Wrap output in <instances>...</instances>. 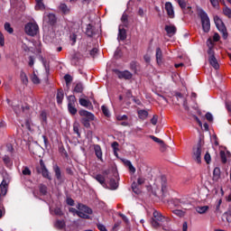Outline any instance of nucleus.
I'll list each match as a JSON object with an SVG mask.
<instances>
[{
  "mask_svg": "<svg viewBox=\"0 0 231 231\" xmlns=\"http://www.w3.org/2000/svg\"><path fill=\"white\" fill-rule=\"evenodd\" d=\"M152 216L151 225L153 228L162 227V230H169V223H171V218L169 217L162 215L158 210H154Z\"/></svg>",
  "mask_w": 231,
  "mask_h": 231,
  "instance_id": "f257e3e1",
  "label": "nucleus"
},
{
  "mask_svg": "<svg viewBox=\"0 0 231 231\" xmlns=\"http://www.w3.org/2000/svg\"><path fill=\"white\" fill-rule=\"evenodd\" d=\"M76 208L79 210V217H81L82 219H91L90 216L93 214V209H91V208L82 203H79Z\"/></svg>",
  "mask_w": 231,
  "mask_h": 231,
  "instance_id": "f03ea898",
  "label": "nucleus"
},
{
  "mask_svg": "<svg viewBox=\"0 0 231 231\" xmlns=\"http://www.w3.org/2000/svg\"><path fill=\"white\" fill-rule=\"evenodd\" d=\"M79 113L82 116L81 124L84 125V127H91L90 123L95 120V115H93L91 112H88V110H79Z\"/></svg>",
  "mask_w": 231,
  "mask_h": 231,
  "instance_id": "7ed1b4c3",
  "label": "nucleus"
},
{
  "mask_svg": "<svg viewBox=\"0 0 231 231\" xmlns=\"http://www.w3.org/2000/svg\"><path fill=\"white\" fill-rule=\"evenodd\" d=\"M199 16L201 19L202 29L207 33L210 32V18H208V14L205 13V11L200 10L199 12Z\"/></svg>",
  "mask_w": 231,
  "mask_h": 231,
  "instance_id": "20e7f679",
  "label": "nucleus"
},
{
  "mask_svg": "<svg viewBox=\"0 0 231 231\" xmlns=\"http://www.w3.org/2000/svg\"><path fill=\"white\" fill-rule=\"evenodd\" d=\"M214 23L223 35V39H227L228 37V32H226V27L225 26V23H223V20L219 18V16L216 15L214 16Z\"/></svg>",
  "mask_w": 231,
  "mask_h": 231,
  "instance_id": "39448f33",
  "label": "nucleus"
},
{
  "mask_svg": "<svg viewBox=\"0 0 231 231\" xmlns=\"http://www.w3.org/2000/svg\"><path fill=\"white\" fill-rule=\"evenodd\" d=\"M25 33L31 37H35L39 33V25L35 23H28L24 27Z\"/></svg>",
  "mask_w": 231,
  "mask_h": 231,
  "instance_id": "423d86ee",
  "label": "nucleus"
},
{
  "mask_svg": "<svg viewBox=\"0 0 231 231\" xmlns=\"http://www.w3.org/2000/svg\"><path fill=\"white\" fill-rule=\"evenodd\" d=\"M77 103V97L75 96L68 97V110L70 115H77V108L75 107V104Z\"/></svg>",
  "mask_w": 231,
  "mask_h": 231,
  "instance_id": "0eeeda50",
  "label": "nucleus"
},
{
  "mask_svg": "<svg viewBox=\"0 0 231 231\" xmlns=\"http://www.w3.org/2000/svg\"><path fill=\"white\" fill-rule=\"evenodd\" d=\"M192 158L197 163H201V143H198L193 147Z\"/></svg>",
  "mask_w": 231,
  "mask_h": 231,
  "instance_id": "6e6552de",
  "label": "nucleus"
},
{
  "mask_svg": "<svg viewBox=\"0 0 231 231\" xmlns=\"http://www.w3.org/2000/svg\"><path fill=\"white\" fill-rule=\"evenodd\" d=\"M208 53L209 55L208 61L210 66H212L214 69H219V63L217 62L216 56H214V51L212 50V48L208 49Z\"/></svg>",
  "mask_w": 231,
  "mask_h": 231,
  "instance_id": "1a4fd4ad",
  "label": "nucleus"
},
{
  "mask_svg": "<svg viewBox=\"0 0 231 231\" xmlns=\"http://www.w3.org/2000/svg\"><path fill=\"white\" fill-rule=\"evenodd\" d=\"M115 73L118 79H125V80H131L133 79V74L129 70L120 71L116 69Z\"/></svg>",
  "mask_w": 231,
  "mask_h": 231,
  "instance_id": "9d476101",
  "label": "nucleus"
},
{
  "mask_svg": "<svg viewBox=\"0 0 231 231\" xmlns=\"http://www.w3.org/2000/svg\"><path fill=\"white\" fill-rule=\"evenodd\" d=\"M40 169L41 173L43 176V178H46L47 180H51V175H50V171H48V169L46 168V165L44 164V161H40Z\"/></svg>",
  "mask_w": 231,
  "mask_h": 231,
  "instance_id": "9b49d317",
  "label": "nucleus"
},
{
  "mask_svg": "<svg viewBox=\"0 0 231 231\" xmlns=\"http://www.w3.org/2000/svg\"><path fill=\"white\" fill-rule=\"evenodd\" d=\"M178 4L181 10H183L184 14H192V7L185 2V0H178Z\"/></svg>",
  "mask_w": 231,
  "mask_h": 231,
  "instance_id": "f8f14e48",
  "label": "nucleus"
},
{
  "mask_svg": "<svg viewBox=\"0 0 231 231\" xmlns=\"http://www.w3.org/2000/svg\"><path fill=\"white\" fill-rule=\"evenodd\" d=\"M165 10L167 12L168 17H170V19H174V7L171 2L165 3Z\"/></svg>",
  "mask_w": 231,
  "mask_h": 231,
  "instance_id": "ddd939ff",
  "label": "nucleus"
},
{
  "mask_svg": "<svg viewBox=\"0 0 231 231\" xmlns=\"http://www.w3.org/2000/svg\"><path fill=\"white\" fill-rule=\"evenodd\" d=\"M43 21L48 23V24L53 25L57 23V17L53 14H45L43 16Z\"/></svg>",
  "mask_w": 231,
  "mask_h": 231,
  "instance_id": "4468645a",
  "label": "nucleus"
},
{
  "mask_svg": "<svg viewBox=\"0 0 231 231\" xmlns=\"http://www.w3.org/2000/svg\"><path fill=\"white\" fill-rule=\"evenodd\" d=\"M165 32L169 35V37H172V35L176 34V32H177L176 26L172 24L165 25Z\"/></svg>",
  "mask_w": 231,
  "mask_h": 231,
  "instance_id": "2eb2a0df",
  "label": "nucleus"
},
{
  "mask_svg": "<svg viewBox=\"0 0 231 231\" xmlns=\"http://www.w3.org/2000/svg\"><path fill=\"white\" fill-rule=\"evenodd\" d=\"M8 192V183H6L5 180H3L0 184V194L1 196H5Z\"/></svg>",
  "mask_w": 231,
  "mask_h": 231,
  "instance_id": "dca6fc26",
  "label": "nucleus"
},
{
  "mask_svg": "<svg viewBox=\"0 0 231 231\" xmlns=\"http://www.w3.org/2000/svg\"><path fill=\"white\" fill-rule=\"evenodd\" d=\"M94 150H95V153L96 156L98 160H100V162H104V159H102V148L100 147V145L96 144L94 146Z\"/></svg>",
  "mask_w": 231,
  "mask_h": 231,
  "instance_id": "f3484780",
  "label": "nucleus"
},
{
  "mask_svg": "<svg viewBox=\"0 0 231 231\" xmlns=\"http://www.w3.org/2000/svg\"><path fill=\"white\" fill-rule=\"evenodd\" d=\"M220 178H221V169L217 167L213 171V181H219Z\"/></svg>",
  "mask_w": 231,
  "mask_h": 231,
  "instance_id": "a211bd4d",
  "label": "nucleus"
},
{
  "mask_svg": "<svg viewBox=\"0 0 231 231\" xmlns=\"http://www.w3.org/2000/svg\"><path fill=\"white\" fill-rule=\"evenodd\" d=\"M163 59V53L162 52V49L157 48L156 49V60L157 64H162Z\"/></svg>",
  "mask_w": 231,
  "mask_h": 231,
  "instance_id": "6ab92c4d",
  "label": "nucleus"
},
{
  "mask_svg": "<svg viewBox=\"0 0 231 231\" xmlns=\"http://www.w3.org/2000/svg\"><path fill=\"white\" fill-rule=\"evenodd\" d=\"M162 195L165 196L167 193V178L165 176L162 177Z\"/></svg>",
  "mask_w": 231,
  "mask_h": 231,
  "instance_id": "aec40b11",
  "label": "nucleus"
},
{
  "mask_svg": "<svg viewBox=\"0 0 231 231\" xmlns=\"http://www.w3.org/2000/svg\"><path fill=\"white\" fill-rule=\"evenodd\" d=\"M208 206H199L196 208V212H198V214H207V212H208Z\"/></svg>",
  "mask_w": 231,
  "mask_h": 231,
  "instance_id": "412c9836",
  "label": "nucleus"
},
{
  "mask_svg": "<svg viewBox=\"0 0 231 231\" xmlns=\"http://www.w3.org/2000/svg\"><path fill=\"white\" fill-rule=\"evenodd\" d=\"M30 109V106H14V111L16 115H21V110L24 113V111H28Z\"/></svg>",
  "mask_w": 231,
  "mask_h": 231,
  "instance_id": "4be33fe9",
  "label": "nucleus"
},
{
  "mask_svg": "<svg viewBox=\"0 0 231 231\" xmlns=\"http://www.w3.org/2000/svg\"><path fill=\"white\" fill-rule=\"evenodd\" d=\"M118 39L119 41H125L127 39V33L125 32V29L119 28Z\"/></svg>",
  "mask_w": 231,
  "mask_h": 231,
  "instance_id": "5701e85b",
  "label": "nucleus"
},
{
  "mask_svg": "<svg viewBox=\"0 0 231 231\" xmlns=\"http://www.w3.org/2000/svg\"><path fill=\"white\" fill-rule=\"evenodd\" d=\"M137 113H138V117L141 120H145L149 116V112H147V110H139Z\"/></svg>",
  "mask_w": 231,
  "mask_h": 231,
  "instance_id": "b1692460",
  "label": "nucleus"
},
{
  "mask_svg": "<svg viewBox=\"0 0 231 231\" xmlns=\"http://www.w3.org/2000/svg\"><path fill=\"white\" fill-rule=\"evenodd\" d=\"M95 180L100 183V185H106V177L102 174H97L95 177Z\"/></svg>",
  "mask_w": 231,
  "mask_h": 231,
  "instance_id": "393cba45",
  "label": "nucleus"
},
{
  "mask_svg": "<svg viewBox=\"0 0 231 231\" xmlns=\"http://www.w3.org/2000/svg\"><path fill=\"white\" fill-rule=\"evenodd\" d=\"M62 100H64V91H62L61 89H59L57 93L58 104H62Z\"/></svg>",
  "mask_w": 231,
  "mask_h": 231,
  "instance_id": "a878e982",
  "label": "nucleus"
},
{
  "mask_svg": "<svg viewBox=\"0 0 231 231\" xmlns=\"http://www.w3.org/2000/svg\"><path fill=\"white\" fill-rule=\"evenodd\" d=\"M54 226L59 230H62V228L66 226V222H64V220H57L54 224Z\"/></svg>",
  "mask_w": 231,
  "mask_h": 231,
  "instance_id": "bb28decb",
  "label": "nucleus"
},
{
  "mask_svg": "<svg viewBox=\"0 0 231 231\" xmlns=\"http://www.w3.org/2000/svg\"><path fill=\"white\" fill-rule=\"evenodd\" d=\"M79 104L83 107H89V106H91V102H89V100H88L86 98H79Z\"/></svg>",
  "mask_w": 231,
  "mask_h": 231,
  "instance_id": "cd10ccee",
  "label": "nucleus"
},
{
  "mask_svg": "<svg viewBox=\"0 0 231 231\" xmlns=\"http://www.w3.org/2000/svg\"><path fill=\"white\" fill-rule=\"evenodd\" d=\"M172 214H174L175 216H178V217H184L186 212L184 210H181V209H174L172 211Z\"/></svg>",
  "mask_w": 231,
  "mask_h": 231,
  "instance_id": "c85d7f7f",
  "label": "nucleus"
},
{
  "mask_svg": "<svg viewBox=\"0 0 231 231\" xmlns=\"http://www.w3.org/2000/svg\"><path fill=\"white\" fill-rule=\"evenodd\" d=\"M75 93H82L84 91V86L82 83H78L74 88Z\"/></svg>",
  "mask_w": 231,
  "mask_h": 231,
  "instance_id": "c756f323",
  "label": "nucleus"
},
{
  "mask_svg": "<svg viewBox=\"0 0 231 231\" xmlns=\"http://www.w3.org/2000/svg\"><path fill=\"white\" fill-rule=\"evenodd\" d=\"M53 171L55 172V176L57 180H60L61 179L60 168H59V166L56 165L53 167Z\"/></svg>",
  "mask_w": 231,
  "mask_h": 231,
  "instance_id": "7c9ffc66",
  "label": "nucleus"
},
{
  "mask_svg": "<svg viewBox=\"0 0 231 231\" xmlns=\"http://www.w3.org/2000/svg\"><path fill=\"white\" fill-rule=\"evenodd\" d=\"M20 78L23 84H28V76H26V73H24V71H21Z\"/></svg>",
  "mask_w": 231,
  "mask_h": 231,
  "instance_id": "2f4dec72",
  "label": "nucleus"
},
{
  "mask_svg": "<svg viewBox=\"0 0 231 231\" xmlns=\"http://www.w3.org/2000/svg\"><path fill=\"white\" fill-rule=\"evenodd\" d=\"M125 165L128 167L129 171L133 174H134V172H136V169L134 168V166H133V163H131V161H126Z\"/></svg>",
  "mask_w": 231,
  "mask_h": 231,
  "instance_id": "473e14b6",
  "label": "nucleus"
},
{
  "mask_svg": "<svg viewBox=\"0 0 231 231\" xmlns=\"http://www.w3.org/2000/svg\"><path fill=\"white\" fill-rule=\"evenodd\" d=\"M22 173L23 176H32V171L27 166L23 167Z\"/></svg>",
  "mask_w": 231,
  "mask_h": 231,
  "instance_id": "72a5a7b5",
  "label": "nucleus"
},
{
  "mask_svg": "<svg viewBox=\"0 0 231 231\" xmlns=\"http://www.w3.org/2000/svg\"><path fill=\"white\" fill-rule=\"evenodd\" d=\"M60 10L63 13V14H69V8H68V5H66V4H61L60 5Z\"/></svg>",
  "mask_w": 231,
  "mask_h": 231,
  "instance_id": "f704fd0d",
  "label": "nucleus"
},
{
  "mask_svg": "<svg viewBox=\"0 0 231 231\" xmlns=\"http://www.w3.org/2000/svg\"><path fill=\"white\" fill-rule=\"evenodd\" d=\"M40 192H41V194H42V196H46V194L48 192V187H46V185H44V184H41L40 185Z\"/></svg>",
  "mask_w": 231,
  "mask_h": 231,
  "instance_id": "c9c22d12",
  "label": "nucleus"
},
{
  "mask_svg": "<svg viewBox=\"0 0 231 231\" xmlns=\"http://www.w3.org/2000/svg\"><path fill=\"white\" fill-rule=\"evenodd\" d=\"M64 80H65L67 86H69V84H71V82L73 81V77H71V75H69V74H66L64 76Z\"/></svg>",
  "mask_w": 231,
  "mask_h": 231,
  "instance_id": "e433bc0d",
  "label": "nucleus"
},
{
  "mask_svg": "<svg viewBox=\"0 0 231 231\" xmlns=\"http://www.w3.org/2000/svg\"><path fill=\"white\" fill-rule=\"evenodd\" d=\"M5 30L8 33H14V28H12V26L10 25V23H5Z\"/></svg>",
  "mask_w": 231,
  "mask_h": 231,
  "instance_id": "4c0bfd02",
  "label": "nucleus"
},
{
  "mask_svg": "<svg viewBox=\"0 0 231 231\" xmlns=\"http://www.w3.org/2000/svg\"><path fill=\"white\" fill-rule=\"evenodd\" d=\"M223 14L224 15H226V17H228L229 19H231V9L228 7H225L223 9Z\"/></svg>",
  "mask_w": 231,
  "mask_h": 231,
  "instance_id": "58836bf2",
  "label": "nucleus"
},
{
  "mask_svg": "<svg viewBox=\"0 0 231 231\" xmlns=\"http://www.w3.org/2000/svg\"><path fill=\"white\" fill-rule=\"evenodd\" d=\"M40 119L42 122H43L44 124H46V122H48V116L46 115V112H42L40 115Z\"/></svg>",
  "mask_w": 231,
  "mask_h": 231,
  "instance_id": "ea45409f",
  "label": "nucleus"
},
{
  "mask_svg": "<svg viewBox=\"0 0 231 231\" xmlns=\"http://www.w3.org/2000/svg\"><path fill=\"white\" fill-rule=\"evenodd\" d=\"M46 7L44 6V3L38 2L35 5V10H44Z\"/></svg>",
  "mask_w": 231,
  "mask_h": 231,
  "instance_id": "a19ab883",
  "label": "nucleus"
},
{
  "mask_svg": "<svg viewBox=\"0 0 231 231\" xmlns=\"http://www.w3.org/2000/svg\"><path fill=\"white\" fill-rule=\"evenodd\" d=\"M224 217H226L227 223H231V211L224 213Z\"/></svg>",
  "mask_w": 231,
  "mask_h": 231,
  "instance_id": "79ce46f5",
  "label": "nucleus"
},
{
  "mask_svg": "<svg viewBox=\"0 0 231 231\" xmlns=\"http://www.w3.org/2000/svg\"><path fill=\"white\" fill-rule=\"evenodd\" d=\"M32 81L33 82V84L41 83V79H39V77H37L35 74L32 76Z\"/></svg>",
  "mask_w": 231,
  "mask_h": 231,
  "instance_id": "37998d69",
  "label": "nucleus"
},
{
  "mask_svg": "<svg viewBox=\"0 0 231 231\" xmlns=\"http://www.w3.org/2000/svg\"><path fill=\"white\" fill-rule=\"evenodd\" d=\"M204 160L206 162V163H210V162L212 161L211 157H210V153H208V152H206L205 156H204Z\"/></svg>",
  "mask_w": 231,
  "mask_h": 231,
  "instance_id": "c03bdc74",
  "label": "nucleus"
},
{
  "mask_svg": "<svg viewBox=\"0 0 231 231\" xmlns=\"http://www.w3.org/2000/svg\"><path fill=\"white\" fill-rule=\"evenodd\" d=\"M159 145L162 152H165V151H167V144H165L163 141L161 143H159Z\"/></svg>",
  "mask_w": 231,
  "mask_h": 231,
  "instance_id": "a18cd8bd",
  "label": "nucleus"
},
{
  "mask_svg": "<svg viewBox=\"0 0 231 231\" xmlns=\"http://www.w3.org/2000/svg\"><path fill=\"white\" fill-rule=\"evenodd\" d=\"M101 109L105 116H109V109H107V106H102Z\"/></svg>",
  "mask_w": 231,
  "mask_h": 231,
  "instance_id": "49530a36",
  "label": "nucleus"
},
{
  "mask_svg": "<svg viewBox=\"0 0 231 231\" xmlns=\"http://www.w3.org/2000/svg\"><path fill=\"white\" fill-rule=\"evenodd\" d=\"M220 157L222 163H226V154L225 153V152H220Z\"/></svg>",
  "mask_w": 231,
  "mask_h": 231,
  "instance_id": "de8ad7c7",
  "label": "nucleus"
},
{
  "mask_svg": "<svg viewBox=\"0 0 231 231\" xmlns=\"http://www.w3.org/2000/svg\"><path fill=\"white\" fill-rule=\"evenodd\" d=\"M150 138L152 140H153V142H155L156 143H159V144L162 143V142H163L162 139H160L154 135H150Z\"/></svg>",
  "mask_w": 231,
  "mask_h": 231,
  "instance_id": "09e8293b",
  "label": "nucleus"
},
{
  "mask_svg": "<svg viewBox=\"0 0 231 231\" xmlns=\"http://www.w3.org/2000/svg\"><path fill=\"white\" fill-rule=\"evenodd\" d=\"M210 4L214 8H218L219 7V1L217 0H209Z\"/></svg>",
  "mask_w": 231,
  "mask_h": 231,
  "instance_id": "8fccbe9b",
  "label": "nucleus"
},
{
  "mask_svg": "<svg viewBox=\"0 0 231 231\" xmlns=\"http://www.w3.org/2000/svg\"><path fill=\"white\" fill-rule=\"evenodd\" d=\"M151 124L152 125H156L158 124V116H153L152 118L151 119Z\"/></svg>",
  "mask_w": 231,
  "mask_h": 231,
  "instance_id": "3c124183",
  "label": "nucleus"
},
{
  "mask_svg": "<svg viewBox=\"0 0 231 231\" xmlns=\"http://www.w3.org/2000/svg\"><path fill=\"white\" fill-rule=\"evenodd\" d=\"M132 189L134 190V192L135 194H140V189L138 188H136V183L132 184Z\"/></svg>",
  "mask_w": 231,
  "mask_h": 231,
  "instance_id": "603ef678",
  "label": "nucleus"
},
{
  "mask_svg": "<svg viewBox=\"0 0 231 231\" xmlns=\"http://www.w3.org/2000/svg\"><path fill=\"white\" fill-rule=\"evenodd\" d=\"M0 46H5V35L0 32Z\"/></svg>",
  "mask_w": 231,
  "mask_h": 231,
  "instance_id": "864d4df0",
  "label": "nucleus"
},
{
  "mask_svg": "<svg viewBox=\"0 0 231 231\" xmlns=\"http://www.w3.org/2000/svg\"><path fill=\"white\" fill-rule=\"evenodd\" d=\"M206 120H208V122H212V120H214V117L212 116V114L207 113L206 114Z\"/></svg>",
  "mask_w": 231,
  "mask_h": 231,
  "instance_id": "5fc2aeb1",
  "label": "nucleus"
},
{
  "mask_svg": "<svg viewBox=\"0 0 231 231\" xmlns=\"http://www.w3.org/2000/svg\"><path fill=\"white\" fill-rule=\"evenodd\" d=\"M138 185H143L145 183V179L143 177H139L137 179Z\"/></svg>",
  "mask_w": 231,
  "mask_h": 231,
  "instance_id": "6e6d98bb",
  "label": "nucleus"
},
{
  "mask_svg": "<svg viewBox=\"0 0 231 231\" xmlns=\"http://www.w3.org/2000/svg\"><path fill=\"white\" fill-rule=\"evenodd\" d=\"M4 163H5V165H10V157L8 156H4L3 158Z\"/></svg>",
  "mask_w": 231,
  "mask_h": 231,
  "instance_id": "4d7b16f0",
  "label": "nucleus"
},
{
  "mask_svg": "<svg viewBox=\"0 0 231 231\" xmlns=\"http://www.w3.org/2000/svg\"><path fill=\"white\" fill-rule=\"evenodd\" d=\"M112 149H114L115 154H116V151H118V143L116 142L112 143Z\"/></svg>",
  "mask_w": 231,
  "mask_h": 231,
  "instance_id": "13d9d810",
  "label": "nucleus"
},
{
  "mask_svg": "<svg viewBox=\"0 0 231 231\" xmlns=\"http://www.w3.org/2000/svg\"><path fill=\"white\" fill-rule=\"evenodd\" d=\"M97 228L100 231H107V229L106 228V226H104L103 224H97Z\"/></svg>",
  "mask_w": 231,
  "mask_h": 231,
  "instance_id": "bf43d9fd",
  "label": "nucleus"
},
{
  "mask_svg": "<svg viewBox=\"0 0 231 231\" xmlns=\"http://www.w3.org/2000/svg\"><path fill=\"white\" fill-rule=\"evenodd\" d=\"M116 118L119 122H121L122 120H127V116L126 115L117 116Z\"/></svg>",
  "mask_w": 231,
  "mask_h": 231,
  "instance_id": "052dcab7",
  "label": "nucleus"
},
{
  "mask_svg": "<svg viewBox=\"0 0 231 231\" xmlns=\"http://www.w3.org/2000/svg\"><path fill=\"white\" fill-rule=\"evenodd\" d=\"M67 204H69L70 207H73V205H75V200H73L71 198H69L67 199Z\"/></svg>",
  "mask_w": 231,
  "mask_h": 231,
  "instance_id": "680f3d73",
  "label": "nucleus"
},
{
  "mask_svg": "<svg viewBox=\"0 0 231 231\" xmlns=\"http://www.w3.org/2000/svg\"><path fill=\"white\" fill-rule=\"evenodd\" d=\"M69 211L71 212V214L79 216V209H76L75 208H70Z\"/></svg>",
  "mask_w": 231,
  "mask_h": 231,
  "instance_id": "e2e57ef3",
  "label": "nucleus"
},
{
  "mask_svg": "<svg viewBox=\"0 0 231 231\" xmlns=\"http://www.w3.org/2000/svg\"><path fill=\"white\" fill-rule=\"evenodd\" d=\"M219 39H221V37L219 36V34L217 32H216L214 35H213V41L215 42H217V41H219Z\"/></svg>",
  "mask_w": 231,
  "mask_h": 231,
  "instance_id": "0e129e2a",
  "label": "nucleus"
},
{
  "mask_svg": "<svg viewBox=\"0 0 231 231\" xmlns=\"http://www.w3.org/2000/svg\"><path fill=\"white\" fill-rule=\"evenodd\" d=\"M73 131H74V133H76V134H78V136H80V133L79 132L78 125H74Z\"/></svg>",
  "mask_w": 231,
  "mask_h": 231,
  "instance_id": "69168bd1",
  "label": "nucleus"
},
{
  "mask_svg": "<svg viewBox=\"0 0 231 231\" xmlns=\"http://www.w3.org/2000/svg\"><path fill=\"white\" fill-rule=\"evenodd\" d=\"M120 225H122V221H117V222L114 225L113 230H116V228H117L118 226H120Z\"/></svg>",
  "mask_w": 231,
  "mask_h": 231,
  "instance_id": "338daca9",
  "label": "nucleus"
},
{
  "mask_svg": "<svg viewBox=\"0 0 231 231\" xmlns=\"http://www.w3.org/2000/svg\"><path fill=\"white\" fill-rule=\"evenodd\" d=\"M188 228H189V226H188L187 222H184L183 225H182V230L187 231Z\"/></svg>",
  "mask_w": 231,
  "mask_h": 231,
  "instance_id": "774afa93",
  "label": "nucleus"
}]
</instances>
